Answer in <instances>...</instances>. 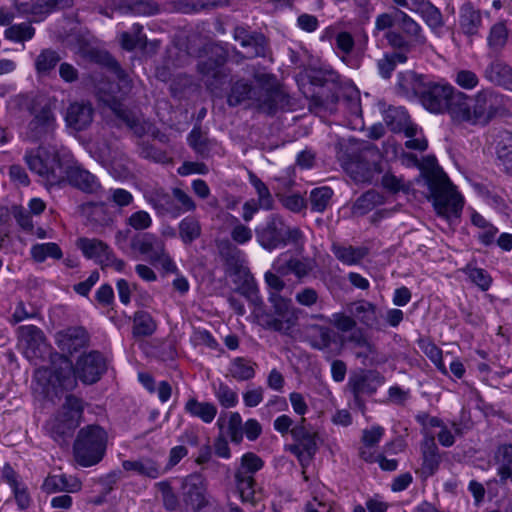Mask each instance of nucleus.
<instances>
[{
    "mask_svg": "<svg viewBox=\"0 0 512 512\" xmlns=\"http://www.w3.org/2000/svg\"><path fill=\"white\" fill-rule=\"evenodd\" d=\"M254 80L255 87L244 80L236 81L228 95V105L235 107L246 102L247 107L269 115L289 105V96L274 75L255 73Z\"/></svg>",
    "mask_w": 512,
    "mask_h": 512,
    "instance_id": "nucleus-1",
    "label": "nucleus"
},
{
    "mask_svg": "<svg viewBox=\"0 0 512 512\" xmlns=\"http://www.w3.org/2000/svg\"><path fill=\"white\" fill-rule=\"evenodd\" d=\"M107 363L105 357L98 351H90L82 354L73 368L67 357H60V367L50 371L38 369L36 377H49V382L58 385L64 390H72L76 387L77 379L84 384H94L100 380L106 372Z\"/></svg>",
    "mask_w": 512,
    "mask_h": 512,
    "instance_id": "nucleus-2",
    "label": "nucleus"
},
{
    "mask_svg": "<svg viewBox=\"0 0 512 512\" xmlns=\"http://www.w3.org/2000/svg\"><path fill=\"white\" fill-rule=\"evenodd\" d=\"M498 111V97L491 90L479 91L473 98L457 92L450 108V117L455 122L471 125H486Z\"/></svg>",
    "mask_w": 512,
    "mask_h": 512,
    "instance_id": "nucleus-3",
    "label": "nucleus"
},
{
    "mask_svg": "<svg viewBox=\"0 0 512 512\" xmlns=\"http://www.w3.org/2000/svg\"><path fill=\"white\" fill-rule=\"evenodd\" d=\"M423 176L437 215L449 222L459 219L464 200L444 171L436 166L424 171Z\"/></svg>",
    "mask_w": 512,
    "mask_h": 512,
    "instance_id": "nucleus-4",
    "label": "nucleus"
},
{
    "mask_svg": "<svg viewBox=\"0 0 512 512\" xmlns=\"http://www.w3.org/2000/svg\"><path fill=\"white\" fill-rule=\"evenodd\" d=\"M91 59L97 63L107 66L118 80L117 84H109L108 89L101 86L98 88L99 93L101 94V99L110 105L112 109L126 121L129 127L135 128V133L141 135L143 133V129L137 128L135 121L130 119L125 112L119 108L118 101L122 95L126 94L131 88L128 76L121 69L118 62L106 52L92 51Z\"/></svg>",
    "mask_w": 512,
    "mask_h": 512,
    "instance_id": "nucleus-5",
    "label": "nucleus"
},
{
    "mask_svg": "<svg viewBox=\"0 0 512 512\" xmlns=\"http://www.w3.org/2000/svg\"><path fill=\"white\" fill-rule=\"evenodd\" d=\"M83 411V401L74 395H67L59 410L47 421V432L60 445L66 443L79 426Z\"/></svg>",
    "mask_w": 512,
    "mask_h": 512,
    "instance_id": "nucleus-6",
    "label": "nucleus"
},
{
    "mask_svg": "<svg viewBox=\"0 0 512 512\" xmlns=\"http://www.w3.org/2000/svg\"><path fill=\"white\" fill-rule=\"evenodd\" d=\"M107 434L98 425H88L79 430L73 451L76 462L83 467L99 463L106 451Z\"/></svg>",
    "mask_w": 512,
    "mask_h": 512,
    "instance_id": "nucleus-7",
    "label": "nucleus"
},
{
    "mask_svg": "<svg viewBox=\"0 0 512 512\" xmlns=\"http://www.w3.org/2000/svg\"><path fill=\"white\" fill-rule=\"evenodd\" d=\"M131 248L146 257L152 265H160L166 273H176V264L166 250L165 241L153 233H140L131 240Z\"/></svg>",
    "mask_w": 512,
    "mask_h": 512,
    "instance_id": "nucleus-8",
    "label": "nucleus"
},
{
    "mask_svg": "<svg viewBox=\"0 0 512 512\" xmlns=\"http://www.w3.org/2000/svg\"><path fill=\"white\" fill-rule=\"evenodd\" d=\"M381 154L369 144L344 162L346 173L357 183H370L381 172Z\"/></svg>",
    "mask_w": 512,
    "mask_h": 512,
    "instance_id": "nucleus-9",
    "label": "nucleus"
},
{
    "mask_svg": "<svg viewBox=\"0 0 512 512\" xmlns=\"http://www.w3.org/2000/svg\"><path fill=\"white\" fill-rule=\"evenodd\" d=\"M291 436L294 443L286 446V450L295 455L300 465L304 468L310 464L318 450V434L306 423V419L302 417L291 429Z\"/></svg>",
    "mask_w": 512,
    "mask_h": 512,
    "instance_id": "nucleus-10",
    "label": "nucleus"
},
{
    "mask_svg": "<svg viewBox=\"0 0 512 512\" xmlns=\"http://www.w3.org/2000/svg\"><path fill=\"white\" fill-rule=\"evenodd\" d=\"M457 92L447 82H436L428 79L419 100L423 107L432 113L447 112L450 115L453 98Z\"/></svg>",
    "mask_w": 512,
    "mask_h": 512,
    "instance_id": "nucleus-11",
    "label": "nucleus"
},
{
    "mask_svg": "<svg viewBox=\"0 0 512 512\" xmlns=\"http://www.w3.org/2000/svg\"><path fill=\"white\" fill-rule=\"evenodd\" d=\"M56 116L50 105H45L33 114L28 124L27 137L34 141H45L51 138L56 129Z\"/></svg>",
    "mask_w": 512,
    "mask_h": 512,
    "instance_id": "nucleus-12",
    "label": "nucleus"
},
{
    "mask_svg": "<svg viewBox=\"0 0 512 512\" xmlns=\"http://www.w3.org/2000/svg\"><path fill=\"white\" fill-rule=\"evenodd\" d=\"M346 311L356 319L357 324L376 331L384 329L381 311L376 304L368 300L361 299L348 303Z\"/></svg>",
    "mask_w": 512,
    "mask_h": 512,
    "instance_id": "nucleus-13",
    "label": "nucleus"
},
{
    "mask_svg": "<svg viewBox=\"0 0 512 512\" xmlns=\"http://www.w3.org/2000/svg\"><path fill=\"white\" fill-rule=\"evenodd\" d=\"M18 337L25 345V354L31 360L44 357L48 344L43 331L34 325H23L17 329Z\"/></svg>",
    "mask_w": 512,
    "mask_h": 512,
    "instance_id": "nucleus-14",
    "label": "nucleus"
},
{
    "mask_svg": "<svg viewBox=\"0 0 512 512\" xmlns=\"http://www.w3.org/2000/svg\"><path fill=\"white\" fill-rule=\"evenodd\" d=\"M384 383V377L376 371H359L353 373L348 380V387L356 402L364 394L371 395Z\"/></svg>",
    "mask_w": 512,
    "mask_h": 512,
    "instance_id": "nucleus-15",
    "label": "nucleus"
},
{
    "mask_svg": "<svg viewBox=\"0 0 512 512\" xmlns=\"http://www.w3.org/2000/svg\"><path fill=\"white\" fill-rule=\"evenodd\" d=\"M25 161L32 172L45 178L51 184L59 181V176L57 175V170L60 169L59 162L55 158L43 159L41 148H38L36 151H27Z\"/></svg>",
    "mask_w": 512,
    "mask_h": 512,
    "instance_id": "nucleus-16",
    "label": "nucleus"
},
{
    "mask_svg": "<svg viewBox=\"0 0 512 512\" xmlns=\"http://www.w3.org/2000/svg\"><path fill=\"white\" fill-rule=\"evenodd\" d=\"M144 198L159 216H170L177 218L181 215V208L175 203L163 188H153L147 190Z\"/></svg>",
    "mask_w": 512,
    "mask_h": 512,
    "instance_id": "nucleus-17",
    "label": "nucleus"
},
{
    "mask_svg": "<svg viewBox=\"0 0 512 512\" xmlns=\"http://www.w3.org/2000/svg\"><path fill=\"white\" fill-rule=\"evenodd\" d=\"M17 10L21 14L33 15L42 19L55 8H67L72 0H15Z\"/></svg>",
    "mask_w": 512,
    "mask_h": 512,
    "instance_id": "nucleus-18",
    "label": "nucleus"
},
{
    "mask_svg": "<svg viewBox=\"0 0 512 512\" xmlns=\"http://www.w3.org/2000/svg\"><path fill=\"white\" fill-rule=\"evenodd\" d=\"M183 497L187 505L194 510H200L207 505L206 484L199 475H189L183 482Z\"/></svg>",
    "mask_w": 512,
    "mask_h": 512,
    "instance_id": "nucleus-19",
    "label": "nucleus"
},
{
    "mask_svg": "<svg viewBox=\"0 0 512 512\" xmlns=\"http://www.w3.org/2000/svg\"><path fill=\"white\" fill-rule=\"evenodd\" d=\"M420 449L422 455L421 475L424 478H428L438 471L442 461L434 436L425 434L424 439L421 442Z\"/></svg>",
    "mask_w": 512,
    "mask_h": 512,
    "instance_id": "nucleus-20",
    "label": "nucleus"
},
{
    "mask_svg": "<svg viewBox=\"0 0 512 512\" xmlns=\"http://www.w3.org/2000/svg\"><path fill=\"white\" fill-rule=\"evenodd\" d=\"M284 222L277 216L272 215L266 226L258 232V240L261 246L267 250H273L284 245Z\"/></svg>",
    "mask_w": 512,
    "mask_h": 512,
    "instance_id": "nucleus-21",
    "label": "nucleus"
},
{
    "mask_svg": "<svg viewBox=\"0 0 512 512\" xmlns=\"http://www.w3.org/2000/svg\"><path fill=\"white\" fill-rule=\"evenodd\" d=\"M93 115L94 110L90 103L74 102L67 108L65 121L70 128L82 131L90 126Z\"/></svg>",
    "mask_w": 512,
    "mask_h": 512,
    "instance_id": "nucleus-22",
    "label": "nucleus"
},
{
    "mask_svg": "<svg viewBox=\"0 0 512 512\" xmlns=\"http://www.w3.org/2000/svg\"><path fill=\"white\" fill-rule=\"evenodd\" d=\"M225 56L218 55L216 59H207L198 64L199 73L202 79L211 90L218 88L224 83L226 74L223 73Z\"/></svg>",
    "mask_w": 512,
    "mask_h": 512,
    "instance_id": "nucleus-23",
    "label": "nucleus"
},
{
    "mask_svg": "<svg viewBox=\"0 0 512 512\" xmlns=\"http://www.w3.org/2000/svg\"><path fill=\"white\" fill-rule=\"evenodd\" d=\"M56 343L62 352L72 354L88 343V334L83 327H70L57 333Z\"/></svg>",
    "mask_w": 512,
    "mask_h": 512,
    "instance_id": "nucleus-24",
    "label": "nucleus"
},
{
    "mask_svg": "<svg viewBox=\"0 0 512 512\" xmlns=\"http://www.w3.org/2000/svg\"><path fill=\"white\" fill-rule=\"evenodd\" d=\"M69 183L86 193H97L101 184L95 175L79 165L69 166L66 170Z\"/></svg>",
    "mask_w": 512,
    "mask_h": 512,
    "instance_id": "nucleus-25",
    "label": "nucleus"
},
{
    "mask_svg": "<svg viewBox=\"0 0 512 512\" xmlns=\"http://www.w3.org/2000/svg\"><path fill=\"white\" fill-rule=\"evenodd\" d=\"M76 246L87 259L94 260L101 266L112 251L107 243L97 238L81 237L77 239Z\"/></svg>",
    "mask_w": 512,
    "mask_h": 512,
    "instance_id": "nucleus-26",
    "label": "nucleus"
},
{
    "mask_svg": "<svg viewBox=\"0 0 512 512\" xmlns=\"http://www.w3.org/2000/svg\"><path fill=\"white\" fill-rule=\"evenodd\" d=\"M385 122L394 132H404L406 137L417 135V126L411 122L407 110L403 107L389 108L385 115Z\"/></svg>",
    "mask_w": 512,
    "mask_h": 512,
    "instance_id": "nucleus-27",
    "label": "nucleus"
},
{
    "mask_svg": "<svg viewBox=\"0 0 512 512\" xmlns=\"http://www.w3.org/2000/svg\"><path fill=\"white\" fill-rule=\"evenodd\" d=\"M397 78L398 93L407 98L417 97L419 99L428 81L426 76L413 71L401 72Z\"/></svg>",
    "mask_w": 512,
    "mask_h": 512,
    "instance_id": "nucleus-28",
    "label": "nucleus"
},
{
    "mask_svg": "<svg viewBox=\"0 0 512 512\" xmlns=\"http://www.w3.org/2000/svg\"><path fill=\"white\" fill-rule=\"evenodd\" d=\"M122 467L127 472H134L139 476L151 479H156L166 472V469H164L158 461L150 457L125 460L122 462Z\"/></svg>",
    "mask_w": 512,
    "mask_h": 512,
    "instance_id": "nucleus-29",
    "label": "nucleus"
},
{
    "mask_svg": "<svg viewBox=\"0 0 512 512\" xmlns=\"http://www.w3.org/2000/svg\"><path fill=\"white\" fill-rule=\"evenodd\" d=\"M482 26V14L470 2L464 3L459 10V28L461 32L472 37L479 33Z\"/></svg>",
    "mask_w": 512,
    "mask_h": 512,
    "instance_id": "nucleus-30",
    "label": "nucleus"
},
{
    "mask_svg": "<svg viewBox=\"0 0 512 512\" xmlns=\"http://www.w3.org/2000/svg\"><path fill=\"white\" fill-rule=\"evenodd\" d=\"M484 76L489 82L512 91V67L502 60L495 59L490 62Z\"/></svg>",
    "mask_w": 512,
    "mask_h": 512,
    "instance_id": "nucleus-31",
    "label": "nucleus"
},
{
    "mask_svg": "<svg viewBox=\"0 0 512 512\" xmlns=\"http://www.w3.org/2000/svg\"><path fill=\"white\" fill-rule=\"evenodd\" d=\"M184 411L191 417L210 424L214 421L218 409L212 402L199 401L196 397H189L184 404Z\"/></svg>",
    "mask_w": 512,
    "mask_h": 512,
    "instance_id": "nucleus-32",
    "label": "nucleus"
},
{
    "mask_svg": "<svg viewBox=\"0 0 512 512\" xmlns=\"http://www.w3.org/2000/svg\"><path fill=\"white\" fill-rule=\"evenodd\" d=\"M397 16L400 17L398 20L397 28L401 31V33L410 39L414 45H425L427 38L423 34V30L420 24L403 11H397Z\"/></svg>",
    "mask_w": 512,
    "mask_h": 512,
    "instance_id": "nucleus-33",
    "label": "nucleus"
},
{
    "mask_svg": "<svg viewBox=\"0 0 512 512\" xmlns=\"http://www.w3.org/2000/svg\"><path fill=\"white\" fill-rule=\"evenodd\" d=\"M81 487L82 484L77 478L66 475L48 476L43 483V489L48 493L57 491L75 493L80 491Z\"/></svg>",
    "mask_w": 512,
    "mask_h": 512,
    "instance_id": "nucleus-34",
    "label": "nucleus"
},
{
    "mask_svg": "<svg viewBox=\"0 0 512 512\" xmlns=\"http://www.w3.org/2000/svg\"><path fill=\"white\" fill-rule=\"evenodd\" d=\"M385 198L375 190H369L359 196L352 205L353 215L363 216L374 208L384 204Z\"/></svg>",
    "mask_w": 512,
    "mask_h": 512,
    "instance_id": "nucleus-35",
    "label": "nucleus"
},
{
    "mask_svg": "<svg viewBox=\"0 0 512 512\" xmlns=\"http://www.w3.org/2000/svg\"><path fill=\"white\" fill-rule=\"evenodd\" d=\"M226 417L227 421V433L234 443H240L243 439V423L242 417L238 412H231L229 414H221L217 420V426L222 432L225 426Z\"/></svg>",
    "mask_w": 512,
    "mask_h": 512,
    "instance_id": "nucleus-36",
    "label": "nucleus"
},
{
    "mask_svg": "<svg viewBox=\"0 0 512 512\" xmlns=\"http://www.w3.org/2000/svg\"><path fill=\"white\" fill-rule=\"evenodd\" d=\"M496 153L507 172L512 171V133L506 130L498 132Z\"/></svg>",
    "mask_w": 512,
    "mask_h": 512,
    "instance_id": "nucleus-37",
    "label": "nucleus"
},
{
    "mask_svg": "<svg viewBox=\"0 0 512 512\" xmlns=\"http://www.w3.org/2000/svg\"><path fill=\"white\" fill-rule=\"evenodd\" d=\"M509 31L504 21L493 24L487 36V45L490 50L500 53L507 44Z\"/></svg>",
    "mask_w": 512,
    "mask_h": 512,
    "instance_id": "nucleus-38",
    "label": "nucleus"
},
{
    "mask_svg": "<svg viewBox=\"0 0 512 512\" xmlns=\"http://www.w3.org/2000/svg\"><path fill=\"white\" fill-rule=\"evenodd\" d=\"M236 488L240 499L243 503H255V481L252 475L244 473V471H236L235 473Z\"/></svg>",
    "mask_w": 512,
    "mask_h": 512,
    "instance_id": "nucleus-39",
    "label": "nucleus"
},
{
    "mask_svg": "<svg viewBox=\"0 0 512 512\" xmlns=\"http://www.w3.org/2000/svg\"><path fill=\"white\" fill-rule=\"evenodd\" d=\"M332 252L335 257L345 265L358 264L367 254L365 248L342 246L338 244L332 245Z\"/></svg>",
    "mask_w": 512,
    "mask_h": 512,
    "instance_id": "nucleus-40",
    "label": "nucleus"
},
{
    "mask_svg": "<svg viewBox=\"0 0 512 512\" xmlns=\"http://www.w3.org/2000/svg\"><path fill=\"white\" fill-rule=\"evenodd\" d=\"M157 329V323L146 311H137L133 316V335L136 337L151 336Z\"/></svg>",
    "mask_w": 512,
    "mask_h": 512,
    "instance_id": "nucleus-41",
    "label": "nucleus"
},
{
    "mask_svg": "<svg viewBox=\"0 0 512 512\" xmlns=\"http://www.w3.org/2000/svg\"><path fill=\"white\" fill-rule=\"evenodd\" d=\"M342 344H352L354 347H359L365 349L364 352L358 353V357H368L371 354L376 352L375 346L369 341L365 332L362 328L356 327L347 337H343L341 339Z\"/></svg>",
    "mask_w": 512,
    "mask_h": 512,
    "instance_id": "nucleus-42",
    "label": "nucleus"
},
{
    "mask_svg": "<svg viewBox=\"0 0 512 512\" xmlns=\"http://www.w3.org/2000/svg\"><path fill=\"white\" fill-rule=\"evenodd\" d=\"M471 222L474 226H476L479 229V241L486 246L491 245L495 240V236L498 232V229L494 227L478 212L472 213Z\"/></svg>",
    "mask_w": 512,
    "mask_h": 512,
    "instance_id": "nucleus-43",
    "label": "nucleus"
},
{
    "mask_svg": "<svg viewBox=\"0 0 512 512\" xmlns=\"http://www.w3.org/2000/svg\"><path fill=\"white\" fill-rule=\"evenodd\" d=\"M407 60L408 56L404 52L385 53L377 62L379 74L383 78L389 79L397 64H404Z\"/></svg>",
    "mask_w": 512,
    "mask_h": 512,
    "instance_id": "nucleus-44",
    "label": "nucleus"
},
{
    "mask_svg": "<svg viewBox=\"0 0 512 512\" xmlns=\"http://www.w3.org/2000/svg\"><path fill=\"white\" fill-rule=\"evenodd\" d=\"M498 475L502 481H512V445H502L496 452Z\"/></svg>",
    "mask_w": 512,
    "mask_h": 512,
    "instance_id": "nucleus-45",
    "label": "nucleus"
},
{
    "mask_svg": "<svg viewBox=\"0 0 512 512\" xmlns=\"http://www.w3.org/2000/svg\"><path fill=\"white\" fill-rule=\"evenodd\" d=\"M256 363L243 358H235L230 365L229 372L237 381L250 380L255 376Z\"/></svg>",
    "mask_w": 512,
    "mask_h": 512,
    "instance_id": "nucleus-46",
    "label": "nucleus"
},
{
    "mask_svg": "<svg viewBox=\"0 0 512 512\" xmlns=\"http://www.w3.org/2000/svg\"><path fill=\"white\" fill-rule=\"evenodd\" d=\"M212 390L218 403L226 409L233 408L238 404L239 398L236 390L223 382L213 383Z\"/></svg>",
    "mask_w": 512,
    "mask_h": 512,
    "instance_id": "nucleus-47",
    "label": "nucleus"
},
{
    "mask_svg": "<svg viewBox=\"0 0 512 512\" xmlns=\"http://www.w3.org/2000/svg\"><path fill=\"white\" fill-rule=\"evenodd\" d=\"M333 194V190L328 186L314 188L309 196L311 210L323 213L329 206Z\"/></svg>",
    "mask_w": 512,
    "mask_h": 512,
    "instance_id": "nucleus-48",
    "label": "nucleus"
},
{
    "mask_svg": "<svg viewBox=\"0 0 512 512\" xmlns=\"http://www.w3.org/2000/svg\"><path fill=\"white\" fill-rule=\"evenodd\" d=\"M142 26L134 24L130 31L120 34V42L124 49L131 51L137 47L143 48L146 45V36L142 33Z\"/></svg>",
    "mask_w": 512,
    "mask_h": 512,
    "instance_id": "nucleus-49",
    "label": "nucleus"
},
{
    "mask_svg": "<svg viewBox=\"0 0 512 512\" xmlns=\"http://www.w3.org/2000/svg\"><path fill=\"white\" fill-rule=\"evenodd\" d=\"M271 301L273 303L275 313L285 319V322L288 323L286 329H289L296 320V317H294L295 308L293 307L291 300L285 299L279 294H272Z\"/></svg>",
    "mask_w": 512,
    "mask_h": 512,
    "instance_id": "nucleus-50",
    "label": "nucleus"
},
{
    "mask_svg": "<svg viewBox=\"0 0 512 512\" xmlns=\"http://www.w3.org/2000/svg\"><path fill=\"white\" fill-rule=\"evenodd\" d=\"M62 255L58 244L53 242L36 244L31 248V256L38 263L44 262L48 257L60 259Z\"/></svg>",
    "mask_w": 512,
    "mask_h": 512,
    "instance_id": "nucleus-51",
    "label": "nucleus"
},
{
    "mask_svg": "<svg viewBox=\"0 0 512 512\" xmlns=\"http://www.w3.org/2000/svg\"><path fill=\"white\" fill-rule=\"evenodd\" d=\"M419 13L425 23L434 31L443 27L444 21L440 10L430 2H423L419 7Z\"/></svg>",
    "mask_w": 512,
    "mask_h": 512,
    "instance_id": "nucleus-52",
    "label": "nucleus"
},
{
    "mask_svg": "<svg viewBox=\"0 0 512 512\" xmlns=\"http://www.w3.org/2000/svg\"><path fill=\"white\" fill-rule=\"evenodd\" d=\"M189 146L201 156H207L210 151V141L200 126H195L187 137Z\"/></svg>",
    "mask_w": 512,
    "mask_h": 512,
    "instance_id": "nucleus-53",
    "label": "nucleus"
},
{
    "mask_svg": "<svg viewBox=\"0 0 512 512\" xmlns=\"http://www.w3.org/2000/svg\"><path fill=\"white\" fill-rule=\"evenodd\" d=\"M179 235L184 243H192L201 235L199 221L194 217H185L179 223Z\"/></svg>",
    "mask_w": 512,
    "mask_h": 512,
    "instance_id": "nucleus-54",
    "label": "nucleus"
},
{
    "mask_svg": "<svg viewBox=\"0 0 512 512\" xmlns=\"http://www.w3.org/2000/svg\"><path fill=\"white\" fill-rule=\"evenodd\" d=\"M249 180L258 195L256 202L260 204L263 210H271L274 200L266 184L252 173H250Z\"/></svg>",
    "mask_w": 512,
    "mask_h": 512,
    "instance_id": "nucleus-55",
    "label": "nucleus"
},
{
    "mask_svg": "<svg viewBox=\"0 0 512 512\" xmlns=\"http://www.w3.org/2000/svg\"><path fill=\"white\" fill-rule=\"evenodd\" d=\"M61 60L59 54L52 49H44L35 60V68L38 73L46 74L51 71Z\"/></svg>",
    "mask_w": 512,
    "mask_h": 512,
    "instance_id": "nucleus-56",
    "label": "nucleus"
},
{
    "mask_svg": "<svg viewBox=\"0 0 512 512\" xmlns=\"http://www.w3.org/2000/svg\"><path fill=\"white\" fill-rule=\"evenodd\" d=\"M35 29L28 23L12 25L5 30V37L15 42H22L32 39Z\"/></svg>",
    "mask_w": 512,
    "mask_h": 512,
    "instance_id": "nucleus-57",
    "label": "nucleus"
},
{
    "mask_svg": "<svg viewBox=\"0 0 512 512\" xmlns=\"http://www.w3.org/2000/svg\"><path fill=\"white\" fill-rule=\"evenodd\" d=\"M420 348L423 353L434 363L437 369L443 373L447 374V369L443 362L442 350L431 341H421Z\"/></svg>",
    "mask_w": 512,
    "mask_h": 512,
    "instance_id": "nucleus-58",
    "label": "nucleus"
},
{
    "mask_svg": "<svg viewBox=\"0 0 512 512\" xmlns=\"http://www.w3.org/2000/svg\"><path fill=\"white\" fill-rule=\"evenodd\" d=\"M241 46L247 50L246 57H248V58L264 56V54H265V37L261 33L254 32L247 39L246 43H243Z\"/></svg>",
    "mask_w": 512,
    "mask_h": 512,
    "instance_id": "nucleus-59",
    "label": "nucleus"
},
{
    "mask_svg": "<svg viewBox=\"0 0 512 512\" xmlns=\"http://www.w3.org/2000/svg\"><path fill=\"white\" fill-rule=\"evenodd\" d=\"M317 335L314 336L311 344L318 350L328 349L335 341L336 333L326 326H315Z\"/></svg>",
    "mask_w": 512,
    "mask_h": 512,
    "instance_id": "nucleus-60",
    "label": "nucleus"
},
{
    "mask_svg": "<svg viewBox=\"0 0 512 512\" xmlns=\"http://www.w3.org/2000/svg\"><path fill=\"white\" fill-rule=\"evenodd\" d=\"M385 38L392 48L399 50L398 52H404L406 55L415 46L403 33L397 31H388Z\"/></svg>",
    "mask_w": 512,
    "mask_h": 512,
    "instance_id": "nucleus-61",
    "label": "nucleus"
},
{
    "mask_svg": "<svg viewBox=\"0 0 512 512\" xmlns=\"http://www.w3.org/2000/svg\"><path fill=\"white\" fill-rule=\"evenodd\" d=\"M330 323L340 332H350L357 327L356 319L346 312L332 314Z\"/></svg>",
    "mask_w": 512,
    "mask_h": 512,
    "instance_id": "nucleus-62",
    "label": "nucleus"
},
{
    "mask_svg": "<svg viewBox=\"0 0 512 512\" xmlns=\"http://www.w3.org/2000/svg\"><path fill=\"white\" fill-rule=\"evenodd\" d=\"M152 223V217L144 210L135 211L126 219V224L136 231L149 229Z\"/></svg>",
    "mask_w": 512,
    "mask_h": 512,
    "instance_id": "nucleus-63",
    "label": "nucleus"
},
{
    "mask_svg": "<svg viewBox=\"0 0 512 512\" xmlns=\"http://www.w3.org/2000/svg\"><path fill=\"white\" fill-rule=\"evenodd\" d=\"M295 301L306 308H313L320 301L318 292L312 287H304L295 293Z\"/></svg>",
    "mask_w": 512,
    "mask_h": 512,
    "instance_id": "nucleus-64",
    "label": "nucleus"
}]
</instances>
